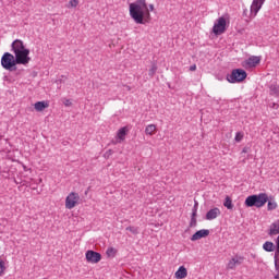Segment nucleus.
Segmentation results:
<instances>
[{
    "label": "nucleus",
    "mask_w": 279,
    "mask_h": 279,
    "mask_svg": "<svg viewBox=\"0 0 279 279\" xmlns=\"http://www.w3.org/2000/svg\"><path fill=\"white\" fill-rule=\"evenodd\" d=\"M11 51L4 52L1 58V64L5 71H16V64H29L32 58H29V49L25 48V44L21 39H15L11 44ZM15 56V57H14Z\"/></svg>",
    "instance_id": "f257e3e1"
},
{
    "label": "nucleus",
    "mask_w": 279,
    "mask_h": 279,
    "mask_svg": "<svg viewBox=\"0 0 279 279\" xmlns=\"http://www.w3.org/2000/svg\"><path fill=\"white\" fill-rule=\"evenodd\" d=\"M130 16L137 25H145L151 21V14L145 0H137L130 4Z\"/></svg>",
    "instance_id": "f03ea898"
},
{
    "label": "nucleus",
    "mask_w": 279,
    "mask_h": 279,
    "mask_svg": "<svg viewBox=\"0 0 279 279\" xmlns=\"http://www.w3.org/2000/svg\"><path fill=\"white\" fill-rule=\"evenodd\" d=\"M269 202V196L267 193L253 194L246 197L244 204L247 208H263L265 204Z\"/></svg>",
    "instance_id": "7ed1b4c3"
},
{
    "label": "nucleus",
    "mask_w": 279,
    "mask_h": 279,
    "mask_svg": "<svg viewBox=\"0 0 279 279\" xmlns=\"http://www.w3.org/2000/svg\"><path fill=\"white\" fill-rule=\"evenodd\" d=\"M247 77V72L243 69H235L231 72V74L227 75L228 82L230 84H236L239 82H243Z\"/></svg>",
    "instance_id": "20e7f679"
},
{
    "label": "nucleus",
    "mask_w": 279,
    "mask_h": 279,
    "mask_svg": "<svg viewBox=\"0 0 279 279\" xmlns=\"http://www.w3.org/2000/svg\"><path fill=\"white\" fill-rule=\"evenodd\" d=\"M226 17L221 16L219 17L213 27V33L215 34V36H221V34L226 33Z\"/></svg>",
    "instance_id": "39448f33"
},
{
    "label": "nucleus",
    "mask_w": 279,
    "mask_h": 279,
    "mask_svg": "<svg viewBox=\"0 0 279 279\" xmlns=\"http://www.w3.org/2000/svg\"><path fill=\"white\" fill-rule=\"evenodd\" d=\"M77 202H80V194L71 192L65 198V208L73 210L77 206Z\"/></svg>",
    "instance_id": "423d86ee"
},
{
    "label": "nucleus",
    "mask_w": 279,
    "mask_h": 279,
    "mask_svg": "<svg viewBox=\"0 0 279 279\" xmlns=\"http://www.w3.org/2000/svg\"><path fill=\"white\" fill-rule=\"evenodd\" d=\"M87 263L97 264L101 260V255L95 251H87L85 253Z\"/></svg>",
    "instance_id": "0eeeda50"
},
{
    "label": "nucleus",
    "mask_w": 279,
    "mask_h": 279,
    "mask_svg": "<svg viewBox=\"0 0 279 279\" xmlns=\"http://www.w3.org/2000/svg\"><path fill=\"white\" fill-rule=\"evenodd\" d=\"M243 260H245V257L235 255L234 257H232L229 260L227 268L236 269V267H239V265H243Z\"/></svg>",
    "instance_id": "6e6552de"
},
{
    "label": "nucleus",
    "mask_w": 279,
    "mask_h": 279,
    "mask_svg": "<svg viewBox=\"0 0 279 279\" xmlns=\"http://www.w3.org/2000/svg\"><path fill=\"white\" fill-rule=\"evenodd\" d=\"M265 3V0H253V3L251 5V16L254 17L258 14L260 11V8H263V4Z\"/></svg>",
    "instance_id": "1a4fd4ad"
},
{
    "label": "nucleus",
    "mask_w": 279,
    "mask_h": 279,
    "mask_svg": "<svg viewBox=\"0 0 279 279\" xmlns=\"http://www.w3.org/2000/svg\"><path fill=\"white\" fill-rule=\"evenodd\" d=\"M125 136H128V126H123L118 131L116 142H112L113 145H117V143H123V141H125Z\"/></svg>",
    "instance_id": "9d476101"
},
{
    "label": "nucleus",
    "mask_w": 279,
    "mask_h": 279,
    "mask_svg": "<svg viewBox=\"0 0 279 279\" xmlns=\"http://www.w3.org/2000/svg\"><path fill=\"white\" fill-rule=\"evenodd\" d=\"M209 234L210 230L208 229L198 230L192 235L191 241H199V239H206V236H208Z\"/></svg>",
    "instance_id": "9b49d317"
},
{
    "label": "nucleus",
    "mask_w": 279,
    "mask_h": 279,
    "mask_svg": "<svg viewBox=\"0 0 279 279\" xmlns=\"http://www.w3.org/2000/svg\"><path fill=\"white\" fill-rule=\"evenodd\" d=\"M219 215H221V209L216 207L207 211L205 219H207V221H213V219H217Z\"/></svg>",
    "instance_id": "f8f14e48"
},
{
    "label": "nucleus",
    "mask_w": 279,
    "mask_h": 279,
    "mask_svg": "<svg viewBox=\"0 0 279 279\" xmlns=\"http://www.w3.org/2000/svg\"><path fill=\"white\" fill-rule=\"evenodd\" d=\"M246 66L248 68H253L256 66V64H260V57H250L246 61H245Z\"/></svg>",
    "instance_id": "ddd939ff"
},
{
    "label": "nucleus",
    "mask_w": 279,
    "mask_h": 279,
    "mask_svg": "<svg viewBox=\"0 0 279 279\" xmlns=\"http://www.w3.org/2000/svg\"><path fill=\"white\" fill-rule=\"evenodd\" d=\"M175 278L178 279H184L186 276H189V271L184 266L179 267V269L174 274Z\"/></svg>",
    "instance_id": "4468645a"
},
{
    "label": "nucleus",
    "mask_w": 279,
    "mask_h": 279,
    "mask_svg": "<svg viewBox=\"0 0 279 279\" xmlns=\"http://www.w3.org/2000/svg\"><path fill=\"white\" fill-rule=\"evenodd\" d=\"M276 234H279V220L270 225L269 229V235L276 236Z\"/></svg>",
    "instance_id": "2eb2a0df"
},
{
    "label": "nucleus",
    "mask_w": 279,
    "mask_h": 279,
    "mask_svg": "<svg viewBox=\"0 0 279 279\" xmlns=\"http://www.w3.org/2000/svg\"><path fill=\"white\" fill-rule=\"evenodd\" d=\"M34 107L37 112H43V110L49 108V104L46 101H37L35 102Z\"/></svg>",
    "instance_id": "dca6fc26"
},
{
    "label": "nucleus",
    "mask_w": 279,
    "mask_h": 279,
    "mask_svg": "<svg viewBox=\"0 0 279 279\" xmlns=\"http://www.w3.org/2000/svg\"><path fill=\"white\" fill-rule=\"evenodd\" d=\"M157 126L156 124H148L145 129V134L147 136H154L156 134Z\"/></svg>",
    "instance_id": "f3484780"
},
{
    "label": "nucleus",
    "mask_w": 279,
    "mask_h": 279,
    "mask_svg": "<svg viewBox=\"0 0 279 279\" xmlns=\"http://www.w3.org/2000/svg\"><path fill=\"white\" fill-rule=\"evenodd\" d=\"M223 207L228 208V210H232V208H234V205L232 204V198H230V196H226Z\"/></svg>",
    "instance_id": "a211bd4d"
},
{
    "label": "nucleus",
    "mask_w": 279,
    "mask_h": 279,
    "mask_svg": "<svg viewBox=\"0 0 279 279\" xmlns=\"http://www.w3.org/2000/svg\"><path fill=\"white\" fill-rule=\"evenodd\" d=\"M263 250H265V252H274V250H276V246L274 245V242H265L263 244Z\"/></svg>",
    "instance_id": "6ab92c4d"
},
{
    "label": "nucleus",
    "mask_w": 279,
    "mask_h": 279,
    "mask_svg": "<svg viewBox=\"0 0 279 279\" xmlns=\"http://www.w3.org/2000/svg\"><path fill=\"white\" fill-rule=\"evenodd\" d=\"M268 205H267V210H276L278 208V203L274 198H268Z\"/></svg>",
    "instance_id": "aec40b11"
},
{
    "label": "nucleus",
    "mask_w": 279,
    "mask_h": 279,
    "mask_svg": "<svg viewBox=\"0 0 279 279\" xmlns=\"http://www.w3.org/2000/svg\"><path fill=\"white\" fill-rule=\"evenodd\" d=\"M156 71H158V65L153 63L151 68L148 70L149 77H154L156 75Z\"/></svg>",
    "instance_id": "412c9836"
},
{
    "label": "nucleus",
    "mask_w": 279,
    "mask_h": 279,
    "mask_svg": "<svg viewBox=\"0 0 279 279\" xmlns=\"http://www.w3.org/2000/svg\"><path fill=\"white\" fill-rule=\"evenodd\" d=\"M106 254L109 258H114V256H117V251L114 250V247H109L107 248Z\"/></svg>",
    "instance_id": "4be33fe9"
},
{
    "label": "nucleus",
    "mask_w": 279,
    "mask_h": 279,
    "mask_svg": "<svg viewBox=\"0 0 279 279\" xmlns=\"http://www.w3.org/2000/svg\"><path fill=\"white\" fill-rule=\"evenodd\" d=\"M270 95H276V96L279 95V87H278V85H271L270 86Z\"/></svg>",
    "instance_id": "5701e85b"
},
{
    "label": "nucleus",
    "mask_w": 279,
    "mask_h": 279,
    "mask_svg": "<svg viewBox=\"0 0 279 279\" xmlns=\"http://www.w3.org/2000/svg\"><path fill=\"white\" fill-rule=\"evenodd\" d=\"M243 133L238 132L234 137L235 143H241L243 141Z\"/></svg>",
    "instance_id": "b1692460"
},
{
    "label": "nucleus",
    "mask_w": 279,
    "mask_h": 279,
    "mask_svg": "<svg viewBox=\"0 0 279 279\" xmlns=\"http://www.w3.org/2000/svg\"><path fill=\"white\" fill-rule=\"evenodd\" d=\"M5 272V262L3 259H0V276H3Z\"/></svg>",
    "instance_id": "393cba45"
},
{
    "label": "nucleus",
    "mask_w": 279,
    "mask_h": 279,
    "mask_svg": "<svg viewBox=\"0 0 279 279\" xmlns=\"http://www.w3.org/2000/svg\"><path fill=\"white\" fill-rule=\"evenodd\" d=\"M78 4H80L78 0H70L69 2L70 8H77Z\"/></svg>",
    "instance_id": "a878e982"
},
{
    "label": "nucleus",
    "mask_w": 279,
    "mask_h": 279,
    "mask_svg": "<svg viewBox=\"0 0 279 279\" xmlns=\"http://www.w3.org/2000/svg\"><path fill=\"white\" fill-rule=\"evenodd\" d=\"M126 230L129 232H132V234H137L138 233V228H135V227H128Z\"/></svg>",
    "instance_id": "bb28decb"
},
{
    "label": "nucleus",
    "mask_w": 279,
    "mask_h": 279,
    "mask_svg": "<svg viewBox=\"0 0 279 279\" xmlns=\"http://www.w3.org/2000/svg\"><path fill=\"white\" fill-rule=\"evenodd\" d=\"M195 226H197V218H191L190 228H195Z\"/></svg>",
    "instance_id": "cd10ccee"
},
{
    "label": "nucleus",
    "mask_w": 279,
    "mask_h": 279,
    "mask_svg": "<svg viewBox=\"0 0 279 279\" xmlns=\"http://www.w3.org/2000/svg\"><path fill=\"white\" fill-rule=\"evenodd\" d=\"M275 267H276V270L279 271V258H278V253H276V255H275Z\"/></svg>",
    "instance_id": "c85d7f7f"
},
{
    "label": "nucleus",
    "mask_w": 279,
    "mask_h": 279,
    "mask_svg": "<svg viewBox=\"0 0 279 279\" xmlns=\"http://www.w3.org/2000/svg\"><path fill=\"white\" fill-rule=\"evenodd\" d=\"M63 104H64V106H66V107L72 106V102H71V100H69V99H65V101H64Z\"/></svg>",
    "instance_id": "c756f323"
},
{
    "label": "nucleus",
    "mask_w": 279,
    "mask_h": 279,
    "mask_svg": "<svg viewBox=\"0 0 279 279\" xmlns=\"http://www.w3.org/2000/svg\"><path fill=\"white\" fill-rule=\"evenodd\" d=\"M190 71H197V65H195V64L191 65Z\"/></svg>",
    "instance_id": "7c9ffc66"
},
{
    "label": "nucleus",
    "mask_w": 279,
    "mask_h": 279,
    "mask_svg": "<svg viewBox=\"0 0 279 279\" xmlns=\"http://www.w3.org/2000/svg\"><path fill=\"white\" fill-rule=\"evenodd\" d=\"M247 151H250V147H244V148L242 149V154H247Z\"/></svg>",
    "instance_id": "2f4dec72"
},
{
    "label": "nucleus",
    "mask_w": 279,
    "mask_h": 279,
    "mask_svg": "<svg viewBox=\"0 0 279 279\" xmlns=\"http://www.w3.org/2000/svg\"><path fill=\"white\" fill-rule=\"evenodd\" d=\"M149 11H150V12H154V4H149V5H148V12H149Z\"/></svg>",
    "instance_id": "473e14b6"
},
{
    "label": "nucleus",
    "mask_w": 279,
    "mask_h": 279,
    "mask_svg": "<svg viewBox=\"0 0 279 279\" xmlns=\"http://www.w3.org/2000/svg\"><path fill=\"white\" fill-rule=\"evenodd\" d=\"M191 218L197 219V213L192 211V216H191Z\"/></svg>",
    "instance_id": "72a5a7b5"
},
{
    "label": "nucleus",
    "mask_w": 279,
    "mask_h": 279,
    "mask_svg": "<svg viewBox=\"0 0 279 279\" xmlns=\"http://www.w3.org/2000/svg\"><path fill=\"white\" fill-rule=\"evenodd\" d=\"M199 203H197V201L194 202V208H198Z\"/></svg>",
    "instance_id": "f704fd0d"
},
{
    "label": "nucleus",
    "mask_w": 279,
    "mask_h": 279,
    "mask_svg": "<svg viewBox=\"0 0 279 279\" xmlns=\"http://www.w3.org/2000/svg\"><path fill=\"white\" fill-rule=\"evenodd\" d=\"M192 213H197V207H193Z\"/></svg>",
    "instance_id": "c9c22d12"
},
{
    "label": "nucleus",
    "mask_w": 279,
    "mask_h": 279,
    "mask_svg": "<svg viewBox=\"0 0 279 279\" xmlns=\"http://www.w3.org/2000/svg\"><path fill=\"white\" fill-rule=\"evenodd\" d=\"M107 154H112V149H109V150L107 151Z\"/></svg>",
    "instance_id": "e433bc0d"
},
{
    "label": "nucleus",
    "mask_w": 279,
    "mask_h": 279,
    "mask_svg": "<svg viewBox=\"0 0 279 279\" xmlns=\"http://www.w3.org/2000/svg\"><path fill=\"white\" fill-rule=\"evenodd\" d=\"M276 279H279V272L275 276Z\"/></svg>",
    "instance_id": "4c0bfd02"
}]
</instances>
